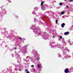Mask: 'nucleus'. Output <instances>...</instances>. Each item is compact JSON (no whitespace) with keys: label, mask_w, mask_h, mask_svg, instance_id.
Masks as SVG:
<instances>
[{"label":"nucleus","mask_w":73,"mask_h":73,"mask_svg":"<svg viewBox=\"0 0 73 73\" xmlns=\"http://www.w3.org/2000/svg\"><path fill=\"white\" fill-rule=\"evenodd\" d=\"M35 20H36V19H35Z\"/></svg>","instance_id":"19"},{"label":"nucleus","mask_w":73,"mask_h":73,"mask_svg":"<svg viewBox=\"0 0 73 73\" xmlns=\"http://www.w3.org/2000/svg\"><path fill=\"white\" fill-rule=\"evenodd\" d=\"M19 39H22V38H18Z\"/></svg>","instance_id":"14"},{"label":"nucleus","mask_w":73,"mask_h":73,"mask_svg":"<svg viewBox=\"0 0 73 73\" xmlns=\"http://www.w3.org/2000/svg\"><path fill=\"white\" fill-rule=\"evenodd\" d=\"M14 49H16V47H15Z\"/></svg>","instance_id":"16"},{"label":"nucleus","mask_w":73,"mask_h":73,"mask_svg":"<svg viewBox=\"0 0 73 73\" xmlns=\"http://www.w3.org/2000/svg\"><path fill=\"white\" fill-rule=\"evenodd\" d=\"M69 34V32H65L64 33V35H68Z\"/></svg>","instance_id":"3"},{"label":"nucleus","mask_w":73,"mask_h":73,"mask_svg":"<svg viewBox=\"0 0 73 73\" xmlns=\"http://www.w3.org/2000/svg\"><path fill=\"white\" fill-rule=\"evenodd\" d=\"M44 2L43 1H42L41 3V6H42V5H43V4H44Z\"/></svg>","instance_id":"6"},{"label":"nucleus","mask_w":73,"mask_h":73,"mask_svg":"<svg viewBox=\"0 0 73 73\" xmlns=\"http://www.w3.org/2000/svg\"><path fill=\"white\" fill-rule=\"evenodd\" d=\"M40 66V64H38V68H39Z\"/></svg>","instance_id":"9"},{"label":"nucleus","mask_w":73,"mask_h":73,"mask_svg":"<svg viewBox=\"0 0 73 73\" xmlns=\"http://www.w3.org/2000/svg\"><path fill=\"white\" fill-rule=\"evenodd\" d=\"M41 9L42 10H45V7H44V6H42Z\"/></svg>","instance_id":"4"},{"label":"nucleus","mask_w":73,"mask_h":73,"mask_svg":"<svg viewBox=\"0 0 73 73\" xmlns=\"http://www.w3.org/2000/svg\"><path fill=\"white\" fill-rule=\"evenodd\" d=\"M31 67H32V68H33V67H34V65H32L31 66Z\"/></svg>","instance_id":"12"},{"label":"nucleus","mask_w":73,"mask_h":73,"mask_svg":"<svg viewBox=\"0 0 73 73\" xmlns=\"http://www.w3.org/2000/svg\"><path fill=\"white\" fill-rule=\"evenodd\" d=\"M59 5H62V3H60L59 4Z\"/></svg>","instance_id":"10"},{"label":"nucleus","mask_w":73,"mask_h":73,"mask_svg":"<svg viewBox=\"0 0 73 73\" xmlns=\"http://www.w3.org/2000/svg\"><path fill=\"white\" fill-rule=\"evenodd\" d=\"M65 26V24L64 23H62L61 25V26L62 28H64V26Z\"/></svg>","instance_id":"2"},{"label":"nucleus","mask_w":73,"mask_h":73,"mask_svg":"<svg viewBox=\"0 0 73 73\" xmlns=\"http://www.w3.org/2000/svg\"><path fill=\"white\" fill-rule=\"evenodd\" d=\"M66 7L67 8H69V7L67 5L66 6Z\"/></svg>","instance_id":"15"},{"label":"nucleus","mask_w":73,"mask_h":73,"mask_svg":"<svg viewBox=\"0 0 73 73\" xmlns=\"http://www.w3.org/2000/svg\"><path fill=\"white\" fill-rule=\"evenodd\" d=\"M28 70H27V69H26V70H25V72H28Z\"/></svg>","instance_id":"11"},{"label":"nucleus","mask_w":73,"mask_h":73,"mask_svg":"<svg viewBox=\"0 0 73 73\" xmlns=\"http://www.w3.org/2000/svg\"><path fill=\"white\" fill-rule=\"evenodd\" d=\"M70 2H71V1H73V0H70Z\"/></svg>","instance_id":"13"},{"label":"nucleus","mask_w":73,"mask_h":73,"mask_svg":"<svg viewBox=\"0 0 73 73\" xmlns=\"http://www.w3.org/2000/svg\"><path fill=\"white\" fill-rule=\"evenodd\" d=\"M27 73H29V71H27Z\"/></svg>","instance_id":"17"},{"label":"nucleus","mask_w":73,"mask_h":73,"mask_svg":"<svg viewBox=\"0 0 73 73\" xmlns=\"http://www.w3.org/2000/svg\"><path fill=\"white\" fill-rule=\"evenodd\" d=\"M69 72V69L68 68H66L64 70L65 73H67Z\"/></svg>","instance_id":"1"},{"label":"nucleus","mask_w":73,"mask_h":73,"mask_svg":"<svg viewBox=\"0 0 73 73\" xmlns=\"http://www.w3.org/2000/svg\"><path fill=\"white\" fill-rule=\"evenodd\" d=\"M53 38H54V36H53Z\"/></svg>","instance_id":"18"},{"label":"nucleus","mask_w":73,"mask_h":73,"mask_svg":"<svg viewBox=\"0 0 73 73\" xmlns=\"http://www.w3.org/2000/svg\"><path fill=\"white\" fill-rule=\"evenodd\" d=\"M64 13H65V11H63L61 12V15H64Z\"/></svg>","instance_id":"5"},{"label":"nucleus","mask_w":73,"mask_h":73,"mask_svg":"<svg viewBox=\"0 0 73 73\" xmlns=\"http://www.w3.org/2000/svg\"><path fill=\"white\" fill-rule=\"evenodd\" d=\"M58 22V19H56V24H57V22Z\"/></svg>","instance_id":"7"},{"label":"nucleus","mask_w":73,"mask_h":73,"mask_svg":"<svg viewBox=\"0 0 73 73\" xmlns=\"http://www.w3.org/2000/svg\"><path fill=\"white\" fill-rule=\"evenodd\" d=\"M59 37H60V39H62V36H59Z\"/></svg>","instance_id":"8"}]
</instances>
